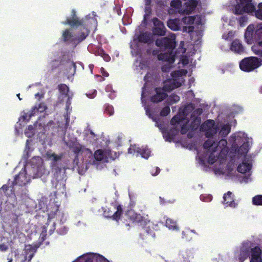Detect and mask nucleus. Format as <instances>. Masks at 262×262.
Masks as SVG:
<instances>
[{"instance_id":"1","label":"nucleus","mask_w":262,"mask_h":262,"mask_svg":"<svg viewBox=\"0 0 262 262\" xmlns=\"http://www.w3.org/2000/svg\"><path fill=\"white\" fill-rule=\"evenodd\" d=\"M233 12L235 15L248 14L252 15L255 11L253 0H236Z\"/></svg>"},{"instance_id":"2","label":"nucleus","mask_w":262,"mask_h":262,"mask_svg":"<svg viewBox=\"0 0 262 262\" xmlns=\"http://www.w3.org/2000/svg\"><path fill=\"white\" fill-rule=\"evenodd\" d=\"M182 20L184 22L188 21L192 23L195 21V26H185L183 29L184 32L189 33L191 36H192V34L194 32L199 34H201L204 31V24L202 23V17H182Z\"/></svg>"},{"instance_id":"3","label":"nucleus","mask_w":262,"mask_h":262,"mask_svg":"<svg viewBox=\"0 0 262 262\" xmlns=\"http://www.w3.org/2000/svg\"><path fill=\"white\" fill-rule=\"evenodd\" d=\"M261 65V60L256 57H245L239 62L240 69L245 72H251Z\"/></svg>"},{"instance_id":"4","label":"nucleus","mask_w":262,"mask_h":262,"mask_svg":"<svg viewBox=\"0 0 262 262\" xmlns=\"http://www.w3.org/2000/svg\"><path fill=\"white\" fill-rule=\"evenodd\" d=\"M103 215L105 217L110 218L114 221L118 222L123 213V208L122 205L113 203L109 207L104 208Z\"/></svg>"},{"instance_id":"5","label":"nucleus","mask_w":262,"mask_h":262,"mask_svg":"<svg viewBox=\"0 0 262 262\" xmlns=\"http://www.w3.org/2000/svg\"><path fill=\"white\" fill-rule=\"evenodd\" d=\"M176 35L174 34H171L169 37L157 39L155 41V45L161 50L173 51L176 46Z\"/></svg>"},{"instance_id":"6","label":"nucleus","mask_w":262,"mask_h":262,"mask_svg":"<svg viewBox=\"0 0 262 262\" xmlns=\"http://www.w3.org/2000/svg\"><path fill=\"white\" fill-rule=\"evenodd\" d=\"M218 130L219 127L215 125L214 121L211 119L206 120L200 126V130L205 132V136L207 138L213 137Z\"/></svg>"},{"instance_id":"7","label":"nucleus","mask_w":262,"mask_h":262,"mask_svg":"<svg viewBox=\"0 0 262 262\" xmlns=\"http://www.w3.org/2000/svg\"><path fill=\"white\" fill-rule=\"evenodd\" d=\"M154 27L152 29V32L154 35L164 36L166 33V28L164 24L159 20L157 17H154L152 19Z\"/></svg>"},{"instance_id":"8","label":"nucleus","mask_w":262,"mask_h":262,"mask_svg":"<svg viewBox=\"0 0 262 262\" xmlns=\"http://www.w3.org/2000/svg\"><path fill=\"white\" fill-rule=\"evenodd\" d=\"M128 152L130 154H134L135 152H137L145 159L148 158L150 154V151L148 148L146 147L140 148L136 145H130L128 149Z\"/></svg>"},{"instance_id":"9","label":"nucleus","mask_w":262,"mask_h":262,"mask_svg":"<svg viewBox=\"0 0 262 262\" xmlns=\"http://www.w3.org/2000/svg\"><path fill=\"white\" fill-rule=\"evenodd\" d=\"M29 182V179L27 176V172L25 169L20 170L19 173L16 175L13 182V185H18L20 186H25Z\"/></svg>"},{"instance_id":"10","label":"nucleus","mask_w":262,"mask_h":262,"mask_svg":"<svg viewBox=\"0 0 262 262\" xmlns=\"http://www.w3.org/2000/svg\"><path fill=\"white\" fill-rule=\"evenodd\" d=\"M154 91L155 94L150 97L151 102L154 103L162 101L168 96L163 88L157 87L154 89Z\"/></svg>"},{"instance_id":"11","label":"nucleus","mask_w":262,"mask_h":262,"mask_svg":"<svg viewBox=\"0 0 262 262\" xmlns=\"http://www.w3.org/2000/svg\"><path fill=\"white\" fill-rule=\"evenodd\" d=\"M251 248L250 243L246 242L243 244L238 256V259L241 262H243L250 256Z\"/></svg>"},{"instance_id":"12","label":"nucleus","mask_w":262,"mask_h":262,"mask_svg":"<svg viewBox=\"0 0 262 262\" xmlns=\"http://www.w3.org/2000/svg\"><path fill=\"white\" fill-rule=\"evenodd\" d=\"M181 83L176 79H167L164 82L163 89L165 92H170L173 89L181 86Z\"/></svg>"},{"instance_id":"13","label":"nucleus","mask_w":262,"mask_h":262,"mask_svg":"<svg viewBox=\"0 0 262 262\" xmlns=\"http://www.w3.org/2000/svg\"><path fill=\"white\" fill-rule=\"evenodd\" d=\"M230 49L231 51L237 54H243L245 53V48L242 41L238 39H235L231 43Z\"/></svg>"},{"instance_id":"14","label":"nucleus","mask_w":262,"mask_h":262,"mask_svg":"<svg viewBox=\"0 0 262 262\" xmlns=\"http://www.w3.org/2000/svg\"><path fill=\"white\" fill-rule=\"evenodd\" d=\"M175 57L176 55L173 51H167V52L158 55L159 60L167 62L169 64L173 63L175 61Z\"/></svg>"},{"instance_id":"15","label":"nucleus","mask_w":262,"mask_h":262,"mask_svg":"<svg viewBox=\"0 0 262 262\" xmlns=\"http://www.w3.org/2000/svg\"><path fill=\"white\" fill-rule=\"evenodd\" d=\"M250 254V262H262L261 250L259 247L255 246L254 248H251Z\"/></svg>"},{"instance_id":"16","label":"nucleus","mask_w":262,"mask_h":262,"mask_svg":"<svg viewBox=\"0 0 262 262\" xmlns=\"http://www.w3.org/2000/svg\"><path fill=\"white\" fill-rule=\"evenodd\" d=\"M137 40L140 42L147 44H150L153 42L151 34L147 32L141 33L137 36Z\"/></svg>"},{"instance_id":"17","label":"nucleus","mask_w":262,"mask_h":262,"mask_svg":"<svg viewBox=\"0 0 262 262\" xmlns=\"http://www.w3.org/2000/svg\"><path fill=\"white\" fill-rule=\"evenodd\" d=\"M67 145L73 150V151L76 155H78L82 151V146L80 143L77 142L76 138L73 141L67 142Z\"/></svg>"},{"instance_id":"18","label":"nucleus","mask_w":262,"mask_h":262,"mask_svg":"<svg viewBox=\"0 0 262 262\" xmlns=\"http://www.w3.org/2000/svg\"><path fill=\"white\" fill-rule=\"evenodd\" d=\"M223 199L225 204H227L230 207L234 208L237 205V204L234 200L232 193L230 191L224 194Z\"/></svg>"},{"instance_id":"19","label":"nucleus","mask_w":262,"mask_h":262,"mask_svg":"<svg viewBox=\"0 0 262 262\" xmlns=\"http://www.w3.org/2000/svg\"><path fill=\"white\" fill-rule=\"evenodd\" d=\"M12 185H3V186L0 188V193H3L5 195L9 197L14 195V189Z\"/></svg>"},{"instance_id":"20","label":"nucleus","mask_w":262,"mask_h":262,"mask_svg":"<svg viewBox=\"0 0 262 262\" xmlns=\"http://www.w3.org/2000/svg\"><path fill=\"white\" fill-rule=\"evenodd\" d=\"M128 215L133 223L141 224V222L143 221V217L140 214H138L134 211H128Z\"/></svg>"},{"instance_id":"21","label":"nucleus","mask_w":262,"mask_h":262,"mask_svg":"<svg viewBox=\"0 0 262 262\" xmlns=\"http://www.w3.org/2000/svg\"><path fill=\"white\" fill-rule=\"evenodd\" d=\"M218 144L211 139H207L203 144V148L208 150H210V148L212 147V152H215L217 148Z\"/></svg>"},{"instance_id":"22","label":"nucleus","mask_w":262,"mask_h":262,"mask_svg":"<svg viewBox=\"0 0 262 262\" xmlns=\"http://www.w3.org/2000/svg\"><path fill=\"white\" fill-rule=\"evenodd\" d=\"M180 19L178 17L174 19H170L167 21L168 27L173 31L179 30L180 29Z\"/></svg>"},{"instance_id":"23","label":"nucleus","mask_w":262,"mask_h":262,"mask_svg":"<svg viewBox=\"0 0 262 262\" xmlns=\"http://www.w3.org/2000/svg\"><path fill=\"white\" fill-rule=\"evenodd\" d=\"M62 38L65 42H73L75 41L72 33L69 29H66L63 32Z\"/></svg>"},{"instance_id":"24","label":"nucleus","mask_w":262,"mask_h":262,"mask_svg":"<svg viewBox=\"0 0 262 262\" xmlns=\"http://www.w3.org/2000/svg\"><path fill=\"white\" fill-rule=\"evenodd\" d=\"M252 165L250 163L243 162L237 166V171L242 173H245L250 170Z\"/></svg>"},{"instance_id":"25","label":"nucleus","mask_w":262,"mask_h":262,"mask_svg":"<svg viewBox=\"0 0 262 262\" xmlns=\"http://www.w3.org/2000/svg\"><path fill=\"white\" fill-rule=\"evenodd\" d=\"M63 24H68L73 28H77L82 25V22L78 19V17H70V19H68Z\"/></svg>"},{"instance_id":"26","label":"nucleus","mask_w":262,"mask_h":262,"mask_svg":"<svg viewBox=\"0 0 262 262\" xmlns=\"http://www.w3.org/2000/svg\"><path fill=\"white\" fill-rule=\"evenodd\" d=\"M196 4V2L195 1L188 3L184 11L187 14H190L195 10Z\"/></svg>"},{"instance_id":"27","label":"nucleus","mask_w":262,"mask_h":262,"mask_svg":"<svg viewBox=\"0 0 262 262\" xmlns=\"http://www.w3.org/2000/svg\"><path fill=\"white\" fill-rule=\"evenodd\" d=\"M231 131V126L229 124H224L219 133L222 137H226Z\"/></svg>"},{"instance_id":"28","label":"nucleus","mask_w":262,"mask_h":262,"mask_svg":"<svg viewBox=\"0 0 262 262\" xmlns=\"http://www.w3.org/2000/svg\"><path fill=\"white\" fill-rule=\"evenodd\" d=\"M192 121L191 122L190 128L192 130H196L201 123V118L200 117H195L194 118H192Z\"/></svg>"},{"instance_id":"29","label":"nucleus","mask_w":262,"mask_h":262,"mask_svg":"<svg viewBox=\"0 0 262 262\" xmlns=\"http://www.w3.org/2000/svg\"><path fill=\"white\" fill-rule=\"evenodd\" d=\"M165 226L169 229L178 230V227L177 222L171 219H167L165 222Z\"/></svg>"},{"instance_id":"30","label":"nucleus","mask_w":262,"mask_h":262,"mask_svg":"<svg viewBox=\"0 0 262 262\" xmlns=\"http://www.w3.org/2000/svg\"><path fill=\"white\" fill-rule=\"evenodd\" d=\"M254 36L256 40H260L262 38V23L257 25Z\"/></svg>"},{"instance_id":"31","label":"nucleus","mask_w":262,"mask_h":262,"mask_svg":"<svg viewBox=\"0 0 262 262\" xmlns=\"http://www.w3.org/2000/svg\"><path fill=\"white\" fill-rule=\"evenodd\" d=\"M58 89L59 93L62 95L66 96L70 94L69 88L66 84H59L58 85Z\"/></svg>"},{"instance_id":"32","label":"nucleus","mask_w":262,"mask_h":262,"mask_svg":"<svg viewBox=\"0 0 262 262\" xmlns=\"http://www.w3.org/2000/svg\"><path fill=\"white\" fill-rule=\"evenodd\" d=\"M106 258L99 254L95 255L92 258H90L85 260V262H105Z\"/></svg>"},{"instance_id":"33","label":"nucleus","mask_w":262,"mask_h":262,"mask_svg":"<svg viewBox=\"0 0 262 262\" xmlns=\"http://www.w3.org/2000/svg\"><path fill=\"white\" fill-rule=\"evenodd\" d=\"M249 151V144L247 143H244L241 145L238 150V153L239 155H246Z\"/></svg>"},{"instance_id":"34","label":"nucleus","mask_w":262,"mask_h":262,"mask_svg":"<svg viewBox=\"0 0 262 262\" xmlns=\"http://www.w3.org/2000/svg\"><path fill=\"white\" fill-rule=\"evenodd\" d=\"M46 155L48 159L52 160L54 162L61 160L62 158V155L59 156L55 154V153H51L50 152H47Z\"/></svg>"},{"instance_id":"35","label":"nucleus","mask_w":262,"mask_h":262,"mask_svg":"<svg viewBox=\"0 0 262 262\" xmlns=\"http://www.w3.org/2000/svg\"><path fill=\"white\" fill-rule=\"evenodd\" d=\"M252 204L255 206H262V195H256L252 198Z\"/></svg>"},{"instance_id":"36","label":"nucleus","mask_w":262,"mask_h":262,"mask_svg":"<svg viewBox=\"0 0 262 262\" xmlns=\"http://www.w3.org/2000/svg\"><path fill=\"white\" fill-rule=\"evenodd\" d=\"M104 113L107 114L110 116L113 115L114 113V107L112 105L106 104L104 105Z\"/></svg>"},{"instance_id":"37","label":"nucleus","mask_w":262,"mask_h":262,"mask_svg":"<svg viewBox=\"0 0 262 262\" xmlns=\"http://www.w3.org/2000/svg\"><path fill=\"white\" fill-rule=\"evenodd\" d=\"M245 39L246 42L249 44L251 45L253 42V33L249 32H245Z\"/></svg>"},{"instance_id":"38","label":"nucleus","mask_w":262,"mask_h":262,"mask_svg":"<svg viewBox=\"0 0 262 262\" xmlns=\"http://www.w3.org/2000/svg\"><path fill=\"white\" fill-rule=\"evenodd\" d=\"M180 99V98L178 95L175 94H172L168 97V101H169V103L171 104L178 102Z\"/></svg>"},{"instance_id":"39","label":"nucleus","mask_w":262,"mask_h":262,"mask_svg":"<svg viewBox=\"0 0 262 262\" xmlns=\"http://www.w3.org/2000/svg\"><path fill=\"white\" fill-rule=\"evenodd\" d=\"M94 158L96 160L100 161L104 158V154L102 150H97L94 153Z\"/></svg>"},{"instance_id":"40","label":"nucleus","mask_w":262,"mask_h":262,"mask_svg":"<svg viewBox=\"0 0 262 262\" xmlns=\"http://www.w3.org/2000/svg\"><path fill=\"white\" fill-rule=\"evenodd\" d=\"M34 127L33 125H30L25 131V135L28 137H31L34 134Z\"/></svg>"},{"instance_id":"41","label":"nucleus","mask_w":262,"mask_h":262,"mask_svg":"<svg viewBox=\"0 0 262 262\" xmlns=\"http://www.w3.org/2000/svg\"><path fill=\"white\" fill-rule=\"evenodd\" d=\"M51 64L52 68L53 70H54V69L59 67L62 64V59L60 58L57 59H55L52 61Z\"/></svg>"},{"instance_id":"42","label":"nucleus","mask_w":262,"mask_h":262,"mask_svg":"<svg viewBox=\"0 0 262 262\" xmlns=\"http://www.w3.org/2000/svg\"><path fill=\"white\" fill-rule=\"evenodd\" d=\"M251 50L254 54L262 57V49H259L258 47L254 45L251 47Z\"/></svg>"},{"instance_id":"43","label":"nucleus","mask_w":262,"mask_h":262,"mask_svg":"<svg viewBox=\"0 0 262 262\" xmlns=\"http://www.w3.org/2000/svg\"><path fill=\"white\" fill-rule=\"evenodd\" d=\"M203 113V110L201 108H198L195 109L191 114V118H194L195 117H200V116Z\"/></svg>"},{"instance_id":"44","label":"nucleus","mask_w":262,"mask_h":262,"mask_svg":"<svg viewBox=\"0 0 262 262\" xmlns=\"http://www.w3.org/2000/svg\"><path fill=\"white\" fill-rule=\"evenodd\" d=\"M255 16H262V2L259 3L257 5V9L255 8Z\"/></svg>"},{"instance_id":"45","label":"nucleus","mask_w":262,"mask_h":262,"mask_svg":"<svg viewBox=\"0 0 262 262\" xmlns=\"http://www.w3.org/2000/svg\"><path fill=\"white\" fill-rule=\"evenodd\" d=\"M47 109V107L44 102H41L37 106V112L43 113Z\"/></svg>"},{"instance_id":"46","label":"nucleus","mask_w":262,"mask_h":262,"mask_svg":"<svg viewBox=\"0 0 262 262\" xmlns=\"http://www.w3.org/2000/svg\"><path fill=\"white\" fill-rule=\"evenodd\" d=\"M170 112V107L168 106H165L160 112V115L163 117L167 116Z\"/></svg>"},{"instance_id":"47","label":"nucleus","mask_w":262,"mask_h":262,"mask_svg":"<svg viewBox=\"0 0 262 262\" xmlns=\"http://www.w3.org/2000/svg\"><path fill=\"white\" fill-rule=\"evenodd\" d=\"M189 121L188 120L185 123L182 125L181 128V133L182 135L186 134L189 130L188 123Z\"/></svg>"},{"instance_id":"48","label":"nucleus","mask_w":262,"mask_h":262,"mask_svg":"<svg viewBox=\"0 0 262 262\" xmlns=\"http://www.w3.org/2000/svg\"><path fill=\"white\" fill-rule=\"evenodd\" d=\"M248 17H239L237 20L240 27H243L245 26L248 23Z\"/></svg>"},{"instance_id":"49","label":"nucleus","mask_w":262,"mask_h":262,"mask_svg":"<svg viewBox=\"0 0 262 262\" xmlns=\"http://www.w3.org/2000/svg\"><path fill=\"white\" fill-rule=\"evenodd\" d=\"M213 152H211L208 157V162L210 164H213L217 160V157L215 156Z\"/></svg>"},{"instance_id":"50","label":"nucleus","mask_w":262,"mask_h":262,"mask_svg":"<svg viewBox=\"0 0 262 262\" xmlns=\"http://www.w3.org/2000/svg\"><path fill=\"white\" fill-rule=\"evenodd\" d=\"M68 228L65 226H61L60 228L57 229V232L60 235H64L67 233Z\"/></svg>"},{"instance_id":"51","label":"nucleus","mask_w":262,"mask_h":262,"mask_svg":"<svg viewBox=\"0 0 262 262\" xmlns=\"http://www.w3.org/2000/svg\"><path fill=\"white\" fill-rule=\"evenodd\" d=\"M181 5V2L180 0H172L170 2V6L172 7L178 8Z\"/></svg>"},{"instance_id":"52","label":"nucleus","mask_w":262,"mask_h":262,"mask_svg":"<svg viewBox=\"0 0 262 262\" xmlns=\"http://www.w3.org/2000/svg\"><path fill=\"white\" fill-rule=\"evenodd\" d=\"M36 112H37V105H35L32 107L29 112V119H31L32 116H34Z\"/></svg>"},{"instance_id":"53","label":"nucleus","mask_w":262,"mask_h":262,"mask_svg":"<svg viewBox=\"0 0 262 262\" xmlns=\"http://www.w3.org/2000/svg\"><path fill=\"white\" fill-rule=\"evenodd\" d=\"M182 121V119L178 117V116H174L173 117H172V118L171 119V122L172 124H176V123H180Z\"/></svg>"},{"instance_id":"54","label":"nucleus","mask_w":262,"mask_h":262,"mask_svg":"<svg viewBox=\"0 0 262 262\" xmlns=\"http://www.w3.org/2000/svg\"><path fill=\"white\" fill-rule=\"evenodd\" d=\"M61 172V169L59 167H57L55 168V172L54 173V177L55 178L56 180L58 181L59 180V174H60Z\"/></svg>"},{"instance_id":"55","label":"nucleus","mask_w":262,"mask_h":262,"mask_svg":"<svg viewBox=\"0 0 262 262\" xmlns=\"http://www.w3.org/2000/svg\"><path fill=\"white\" fill-rule=\"evenodd\" d=\"M88 36V34H85L84 33H81L77 37V40L78 42L83 41Z\"/></svg>"},{"instance_id":"56","label":"nucleus","mask_w":262,"mask_h":262,"mask_svg":"<svg viewBox=\"0 0 262 262\" xmlns=\"http://www.w3.org/2000/svg\"><path fill=\"white\" fill-rule=\"evenodd\" d=\"M73 94H71L70 93L68 95L66 96H67L68 97L67 101H66V105H67V106H69V105H71V100H72V97H73Z\"/></svg>"},{"instance_id":"57","label":"nucleus","mask_w":262,"mask_h":262,"mask_svg":"<svg viewBox=\"0 0 262 262\" xmlns=\"http://www.w3.org/2000/svg\"><path fill=\"white\" fill-rule=\"evenodd\" d=\"M122 21L124 25H127L129 24L131 22V17H125L122 18Z\"/></svg>"},{"instance_id":"58","label":"nucleus","mask_w":262,"mask_h":262,"mask_svg":"<svg viewBox=\"0 0 262 262\" xmlns=\"http://www.w3.org/2000/svg\"><path fill=\"white\" fill-rule=\"evenodd\" d=\"M171 76L173 78L179 77H180V76H181L182 75H181V71H177L172 72L171 73Z\"/></svg>"},{"instance_id":"59","label":"nucleus","mask_w":262,"mask_h":262,"mask_svg":"<svg viewBox=\"0 0 262 262\" xmlns=\"http://www.w3.org/2000/svg\"><path fill=\"white\" fill-rule=\"evenodd\" d=\"M254 26L253 25H252V24L250 25L247 28L245 32H249V33H253V31H254Z\"/></svg>"},{"instance_id":"60","label":"nucleus","mask_w":262,"mask_h":262,"mask_svg":"<svg viewBox=\"0 0 262 262\" xmlns=\"http://www.w3.org/2000/svg\"><path fill=\"white\" fill-rule=\"evenodd\" d=\"M154 170H156L155 172H154L153 170H152L151 171V174L153 176H155L158 175L160 173V169L159 167H156L155 168V169H154Z\"/></svg>"},{"instance_id":"61","label":"nucleus","mask_w":262,"mask_h":262,"mask_svg":"<svg viewBox=\"0 0 262 262\" xmlns=\"http://www.w3.org/2000/svg\"><path fill=\"white\" fill-rule=\"evenodd\" d=\"M8 247L5 244H0V250L2 251H6L8 250Z\"/></svg>"},{"instance_id":"62","label":"nucleus","mask_w":262,"mask_h":262,"mask_svg":"<svg viewBox=\"0 0 262 262\" xmlns=\"http://www.w3.org/2000/svg\"><path fill=\"white\" fill-rule=\"evenodd\" d=\"M100 71H101V73L102 75L103 76H104V77H108V76L109 74L107 72V71L104 69V68L102 67L100 69Z\"/></svg>"},{"instance_id":"63","label":"nucleus","mask_w":262,"mask_h":262,"mask_svg":"<svg viewBox=\"0 0 262 262\" xmlns=\"http://www.w3.org/2000/svg\"><path fill=\"white\" fill-rule=\"evenodd\" d=\"M21 118L23 120L29 121L30 119H29V113H24L23 116H21Z\"/></svg>"},{"instance_id":"64","label":"nucleus","mask_w":262,"mask_h":262,"mask_svg":"<svg viewBox=\"0 0 262 262\" xmlns=\"http://www.w3.org/2000/svg\"><path fill=\"white\" fill-rule=\"evenodd\" d=\"M170 68V66H169V65L168 66L164 65L162 67V70L163 72H166L169 71Z\"/></svg>"}]
</instances>
